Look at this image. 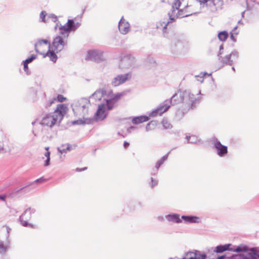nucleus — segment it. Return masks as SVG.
Here are the masks:
<instances>
[{
	"instance_id": "f257e3e1",
	"label": "nucleus",
	"mask_w": 259,
	"mask_h": 259,
	"mask_svg": "<svg viewBox=\"0 0 259 259\" xmlns=\"http://www.w3.org/2000/svg\"><path fill=\"white\" fill-rule=\"evenodd\" d=\"M200 90L198 93L195 95L190 90H185L183 92H178L174 95L170 100H166L160 104L156 109L149 113V117H155L161 115L166 112L171 105L182 103L187 105L190 109L195 107V104L198 103L201 100Z\"/></svg>"
},
{
	"instance_id": "f03ea898",
	"label": "nucleus",
	"mask_w": 259,
	"mask_h": 259,
	"mask_svg": "<svg viewBox=\"0 0 259 259\" xmlns=\"http://www.w3.org/2000/svg\"><path fill=\"white\" fill-rule=\"evenodd\" d=\"M182 2H184V0H183L182 2L181 0H175L172 4L171 12L168 14V18H164L156 23V28L162 30L164 35L166 33L168 24L174 22L176 18L186 17L196 14V13L190 10V6L184 5L183 8H181Z\"/></svg>"
},
{
	"instance_id": "7ed1b4c3",
	"label": "nucleus",
	"mask_w": 259,
	"mask_h": 259,
	"mask_svg": "<svg viewBox=\"0 0 259 259\" xmlns=\"http://www.w3.org/2000/svg\"><path fill=\"white\" fill-rule=\"evenodd\" d=\"M67 107L65 105H58L53 114H46L41 119L39 124L49 127H53L57 121L60 122L66 113Z\"/></svg>"
},
{
	"instance_id": "20e7f679",
	"label": "nucleus",
	"mask_w": 259,
	"mask_h": 259,
	"mask_svg": "<svg viewBox=\"0 0 259 259\" xmlns=\"http://www.w3.org/2000/svg\"><path fill=\"white\" fill-rule=\"evenodd\" d=\"M90 101L88 98H82L75 101L72 104V110L76 116H85L88 114Z\"/></svg>"
},
{
	"instance_id": "39448f33",
	"label": "nucleus",
	"mask_w": 259,
	"mask_h": 259,
	"mask_svg": "<svg viewBox=\"0 0 259 259\" xmlns=\"http://www.w3.org/2000/svg\"><path fill=\"white\" fill-rule=\"evenodd\" d=\"M116 102L110 98L106 100L105 104H101L98 106V110L95 113V119L99 120H103L107 115V110H110L113 109Z\"/></svg>"
},
{
	"instance_id": "423d86ee",
	"label": "nucleus",
	"mask_w": 259,
	"mask_h": 259,
	"mask_svg": "<svg viewBox=\"0 0 259 259\" xmlns=\"http://www.w3.org/2000/svg\"><path fill=\"white\" fill-rule=\"evenodd\" d=\"M233 252H243L241 259H257L258 249L255 247L249 248L247 245L240 244L232 250Z\"/></svg>"
},
{
	"instance_id": "0eeeda50",
	"label": "nucleus",
	"mask_w": 259,
	"mask_h": 259,
	"mask_svg": "<svg viewBox=\"0 0 259 259\" xmlns=\"http://www.w3.org/2000/svg\"><path fill=\"white\" fill-rule=\"evenodd\" d=\"M239 56L238 52L234 50L230 54L227 55L225 57H220L219 61L223 66H232L237 62Z\"/></svg>"
},
{
	"instance_id": "6e6552de",
	"label": "nucleus",
	"mask_w": 259,
	"mask_h": 259,
	"mask_svg": "<svg viewBox=\"0 0 259 259\" xmlns=\"http://www.w3.org/2000/svg\"><path fill=\"white\" fill-rule=\"evenodd\" d=\"M67 38L64 37L63 35L62 36L57 35L54 38L52 44L51 45V49L56 53L61 52L67 45Z\"/></svg>"
},
{
	"instance_id": "1a4fd4ad",
	"label": "nucleus",
	"mask_w": 259,
	"mask_h": 259,
	"mask_svg": "<svg viewBox=\"0 0 259 259\" xmlns=\"http://www.w3.org/2000/svg\"><path fill=\"white\" fill-rule=\"evenodd\" d=\"M136 63L135 58L131 54H126L121 56L119 67L126 68L134 67Z\"/></svg>"
},
{
	"instance_id": "9d476101",
	"label": "nucleus",
	"mask_w": 259,
	"mask_h": 259,
	"mask_svg": "<svg viewBox=\"0 0 259 259\" xmlns=\"http://www.w3.org/2000/svg\"><path fill=\"white\" fill-rule=\"evenodd\" d=\"M211 142L213 145V147L215 150V152L219 157H223L227 154V146L222 145L220 141L216 138H213Z\"/></svg>"
},
{
	"instance_id": "9b49d317",
	"label": "nucleus",
	"mask_w": 259,
	"mask_h": 259,
	"mask_svg": "<svg viewBox=\"0 0 259 259\" xmlns=\"http://www.w3.org/2000/svg\"><path fill=\"white\" fill-rule=\"evenodd\" d=\"M85 59L97 62L103 61L104 60L103 52L100 50H89L88 52Z\"/></svg>"
},
{
	"instance_id": "f8f14e48",
	"label": "nucleus",
	"mask_w": 259,
	"mask_h": 259,
	"mask_svg": "<svg viewBox=\"0 0 259 259\" xmlns=\"http://www.w3.org/2000/svg\"><path fill=\"white\" fill-rule=\"evenodd\" d=\"M74 22L72 19H69L67 22L63 26L60 27V33L64 37L67 38L69 33L75 30Z\"/></svg>"
},
{
	"instance_id": "ddd939ff",
	"label": "nucleus",
	"mask_w": 259,
	"mask_h": 259,
	"mask_svg": "<svg viewBox=\"0 0 259 259\" xmlns=\"http://www.w3.org/2000/svg\"><path fill=\"white\" fill-rule=\"evenodd\" d=\"M132 73L128 72L124 74H119L113 78L111 84L113 87H117L129 80L132 78Z\"/></svg>"
},
{
	"instance_id": "4468645a",
	"label": "nucleus",
	"mask_w": 259,
	"mask_h": 259,
	"mask_svg": "<svg viewBox=\"0 0 259 259\" xmlns=\"http://www.w3.org/2000/svg\"><path fill=\"white\" fill-rule=\"evenodd\" d=\"M118 27L119 32L123 35L127 34L131 30L129 22L124 19L123 16L119 20Z\"/></svg>"
},
{
	"instance_id": "2eb2a0df",
	"label": "nucleus",
	"mask_w": 259,
	"mask_h": 259,
	"mask_svg": "<svg viewBox=\"0 0 259 259\" xmlns=\"http://www.w3.org/2000/svg\"><path fill=\"white\" fill-rule=\"evenodd\" d=\"M185 255L188 259H206L207 257V255L204 252L197 250L187 252Z\"/></svg>"
},
{
	"instance_id": "dca6fc26",
	"label": "nucleus",
	"mask_w": 259,
	"mask_h": 259,
	"mask_svg": "<svg viewBox=\"0 0 259 259\" xmlns=\"http://www.w3.org/2000/svg\"><path fill=\"white\" fill-rule=\"evenodd\" d=\"M35 212V209L34 208H31L30 207L27 208L24 213L19 217V221L21 222V225L24 227H29L32 228L33 225L28 223L27 221L23 220V217L27 214L28 213L27 219H30L31 218V215L32 213H34Z\"/></svg>"
},
{
	"instance_id": "f3484780",
	"label": "nucleus",
	"mask_w": 259,
	"mask_h": 259,
	"mask_svg": "<svg viewBox=\"0 0 259 259\" xmlns=\"http://www.w3.org/2000/svg\"><path fill=\"white\" fill-rule=\"evenodd\" d=\"M83 118L82 119H79L78 120H74L72 122V124H77V125H84V124H92L95 121H98L99 120H96L95 119V115L93 118H85L84 116H82Z\"/></svg>"
},
{
	"instance_id": "a211bd4d",
	"label": "nucleus",
	"mask_w": 259,
	"mask_h": 259,
	"mask_svg": "<svg viewBox=\"0 0 259 259\" xmlns=\"http://www.w3.org/2000/svg\"><path fill=\"white\" fill-rule=\"evenodd\" d=\"M182 220H183L185 223H199L200 222V219L199 217L193 215H182L181 217Z\"/></svg>"
},
{
	"instance_id": "6ab92c4d",
	"label": "nucleus",
	"mask_w": 259,
	"mask_h": 259,
	"mask_svg": "<svg viewBox=\"0 0 259 259\" xmlns=\"http://www.w3.org/2000/svg\"><path fill=\"white\" fill-rule=\"evenodd\" d=\"M165 219L169 222L177 224L182 223V220L180 218V214L178 213H171L166 215Z\"/></svg>"
},
{
	"instance_id": "aec40b11",
	"label": "nucleus",
	"mask_w": 259,
	"mask_h": 259,
	"mask_svg": "<svg viewBox=\"0 0 259 259\" xmlns=\"http://www.w3.org/2000/svg\"><path fill=\"white\" fill-rule=\"evenodd\" d=\"M223 3L221 0H211L207 7L212 11L217 10L222 7Z\"/></svg>"
},
{
	"instance_id": "412c9836",
	"label": "nucleus",
	"mask_w": 259,
	"mask_h": 259,
	"mask_svg": "<svg viewBox=\"0 0 259 259\" xmlns=\"http://www.w3.org/2000/svg\"><path fill=\"white\" fill-rule=\"evenodd\" d=\"M12 145L8 141H5L0 144V153L9 152L12 150Z\"/></svg>"
},
{
	"instance_id": "4be33fe9",
	"label": "nucleus",
	"mask_w": 259,
	"mask_h": 259,
	"mask_svg": "<svg viewBox=\"0 0 259 259\" xmlns=\"http://www.w3.org/2000/svg\"><path fill=\"white\" fill-rule=\"evenodd\" d=\"M169 152H168L166 154L164 155L160 159L157 161V162L156 163L155 166V170L154 172H152L151 174V175H156L159 168L161 166V165L163 164V163L167 159L168 156L169 154Z\"/></svg>"
},
{
	"instance_id": "5701e85b",
	"label": "nucleus",
	"mask_w": 259,
	"mask_h": 259,
	"mask_svg": "<svg viewBox=\"0 0 259 259\" xmlns=\"http://www.w3.org/2000/svg\"><path fill=\"white\" fill-rule=\"evenodd\" d=\"M231 244H226L225 245H220L216 246L214 251L217 253H222L226 250H230L233 251V249L235 248H230Z\"/></svg>"
},
{
	"instance_id": "b1692460",
	"label": "nucleus",
	"mask_w": 259,
	"mask_h": 259,
	"mask_svg": "<svg viewBox=\"0 0 259 259\" xmlns=\"http://www.w3.org/2000/svg\"><path fill=\"white\" fill-rule=\"evenodd\" d=\"M149 120V117L146 115H141L134 117L132 119V122L135 124H138Z\"/></svg>"
},
{
	"instance_id": "393cba45",
	"label": "nucleus",
	"mask_w": 259,
	"mask_h": 259,
	"mask_svg": "<svg viewBox=\"0 0 259 259\" xmlns=\"http://www.w3.org/2000/svg\"><path fill=\"white\" fill-rule=\"evenodd\" d=\"M57 150L61 154L66 153L72 150V147L69 144H63L58 147Z\"/></svg>"
},
{
	"instance_id": "a878e982",
	"label": "nucleus",
	"mask_w": 259,
	"mask_h": 259,
	"mask_svg": "<svg viewBox=\"0 0 259 259\" xmlns=\"http://www.w3.org/2000/svg\"><path fill=\"white\" fill-rule=\"evenodd\" d=\"M105 91L103 90H97L93 93L90 97L92 99H94L95 101L100 100L102 98Z\"/></svg>"
},
{
	"instance_id": "bb28decb",
	"label": "nucleus",
	"mask_w": 259,
	"mask_h": 259,
	"mask_svg": "<svg viewBox=\"0 0 259 259\" xmlns=\"http://www.w3.org/2000/svg\"><path fill=\"white\" fill-rule=\"evenodd\" d=\"M50 49H49L48 52L46 54L45 57H49L50 60L55 63L57 60V56L55 53L56 51H53L52 49L51 50Z\"/></svg>"
},
{
	"instance_id": "cd10ccee",
	"label": "nucleus",
	"mask_w": 259,
	"mask_h": 259,
	"mask_svg": "<svg viewBox=\"0 0 259 259\" xmlns=\"http://www.w3.org/2000/svg\"><path fill=\"white\" fill-rule=\"evenodd\" d=\"M10 241L7 240V244L4 245V242L0 241V254H4L9 248Z\"/></svg>"
},
{
	"instance_id": "c85d7f7f",
	"label": "nucleus",
	"mask_w": 259,
	"mask_h": 259,
	"mask_svg": "<svg viewBox=\"0 0 259 259\" xmlns=\"http://www.w3.org/2000/svg\"><path fill=\"white\" fill-rule=\"evenodd\" d=\"M187 143L196 144L200 141L198 137L195 135H191L186 137Z\"/></svg>"
},
{
	"instance_id": "c756f323",
	"label": "nucleus",
	"mask_w": 259,
	"mask_h": 259,
	"mask_svg": "<svg viewBox=\"0 0 259 259\" xmlns=\"http://www.w3.org/2000/svg\"><path fill=\"white\" fill-rule=\"evenodd\" d=\"M43 43L46 45H49V49H51V44L48 40L38 39L37 42L34 45L35 51L36 53L39 52L38 50L37 49V46L41 45Z\"/></svg>"
},
{
	"instance_id": "7c9ffc66",
	"label": "nucleus",
	"mask_w": 259,
	"mask_h": 259,
	"mask_svg": "<svg viewBox=\"0 0 259 259\" xmlns=\"http://www.w3.org/2000/svg\"><path fill=\"white\" fill-rule=\"evenodd\" d=\"M218 36L220 40L224 41L228 37V33L226 31H223L218 33Z\"/></svg>"
},
{
	"instance_id": "2f4dec72",
	"label": "nucleus",
	"mask_w": 259,
	"mask_h": 259,
	"mask_svg": "<svg viewBox=\"0 0 259 259\" xmlns=\"http://www.w3.org/2000/svg\"><path fill=\"white\" fill-rule=\"evenodd\" d=\"M206 75H207L208 76H210V75H211V73L208 74L207 73H206L205 72H202L200 73V74L195 75V77L196 78H197L198 81H199L200 82L202 83L203 82V77Z\"/></svg>"
},
{
	"instance_id": "473e14b6",
	"label": "nucleus",
	"mask_w": 259,
	"mask_h": 259,
	"mask_svg": "<svg viewBox=\"0 0 259 259\" xmlns=\"http://www.w3.org/2000/svg\"><path fill=\"white\" fill-rule=\"evenodd\" d=\"M161 124L165 129H170L172 127V125L166 119H163L161 121Z\"/></svg>"
},
{
	"instance_id": "72a5a7b5",
	"label": "nucleus",
	"mask_w": 259,
	"mask_h": 259,
	"mask_svg": "<svg viewBox=\"0 0 259 259\" xmlns=\"http://www.w3.org/2000/svg\"><path fill=\"white\" fill-rule=\"evenodd\" d=\"M47 14L45 11H42L39 15L40 19L41 22H48Z\"/></svg>"
},
{
	"instance_id": "f704fd0d",
	"label": "nucleus",
	"mask_w": 259,
	"mask_h": 259,
	"mask_svg": "<svg viewBox=\"0 0 259 259\" xmlns=\"http://www.w3.org/2000/svg\"><path fill=\"white\" fill-rule=\"evenodd\" d=\"M247 9L248 10L251 9L255 5V1L254 0H246Z\"/></svg>"
},
{
	"instance_id": "c9c22d12",
	"label": "nucleus",
	"mask_w": 259,
	"mask_h": 259,
	"mask_svg": "<svg viewBox=\"0 0 259 259\" xmlns=\"http://www.w3.org/2000/svg\"><path fill=\"white\" fill-rule=\"evenodd\" d=\"M124 95L123 93H118L115 95H114L111 98L112 99H114V100L117 103L118 100L120 99L121 97H122Z\"/></svg>"
},
{
	"instance_id": "e433bc0d",
	"label": "nucleus",
	"mask_w": 259,
	"mask_h": 259,
	"mask_svg": "<svg viewBox=\"0 0 259 259\" xmlns=\"http://www.w3.org/2000/svg\"><path fill=\"white\" fill-rule=\"evenodd\" d=\"M158 181L157 180L151 178V181L149 182V185L151 188H153L155 186L158 185Z\"/></svg>"
},
{
	"instance_id": "4c0bfd02",
	"label": "nucleus",
	"mask_w": 259,
	"mask_h": 259,
	"mask_svg": "<svg viewBox=\"0 0 259 259\" xmlns=\"http://www.w3.org/2000/svg\"><path fill=\"white\" fill-rule=\"evenodd\" d=\"M48 21L49 20H52L54 22H56L58 21V18L57 16L53 14H50L47 15Z\"/></svg>"
},
{
	"instance_id": "58836bf2",
	"label": "nucleus",
	"mask_w": 259,
	"mask_h": 259,
	"mask_svg": "<svg viewBox=\"0 0 259 259\" xmlns=\"http://www.w3.org/2000/svg\"><path fill=\"white\" fill-rule=\"evenodd\" d=\"M36 55H31L30 57L26 59L25 61H23V63L28 64L29 63H31L33 60L36 58Z\"/></svg>"
},
{
	"instance_id": "ea45409f",
	"label": "nucleus",
	"mask_w": 259,
	"mask_h": 259,
	"mask_svg": "<svg viewBox=\"0 0 259 259\" xmlns=\"http://www.w3.org/2000/svg\"><path fill=\"white\" fill-rule=\"evenodd\" d=\"M184 115V113L180 109L178 110L176 113V117L178 120L181 119L183 117Z\"/></svg>"
},
{
	"instance_id": "a19ab883",
	"label": "nucleus",
	"mask_w": 259,
	"mask_h": 259,
	"mask_svg": "<svg viewBox=\"0 0 259 259\" xmlns=\"http://www.w3.org/2000/svg\"><path fill=\"white\" fill-rule=\"evenodd\" d=\"M202 7H207L211 0H197Z\"/></svg>"
},
{
	"instance_id": "79ce46f5",
	"label": "nucleus",
	"mask_w": 259,
	"mask_h": 259,
	"mask_svg": "<svg viewBox=\"0 0 259 259\" xmlns=\"http://www.w3.org/2000/svg\"><path fill=\"white\" fill-rule=\"evenodd\" d=\"M46 181V179H44L43 177L40 178L39 179H36L34 181L31 182L30 185H33L35 183H42Z\"/></svg>"
},
{
	"instance_id": "37998d69",
	"label": "nucleus",
	"mask_w": 259,
	"mask_h": 259,
	"mask_svg": "<svg viewBox=\"0 0 259 259\" xmlns=\"http://www.w3.org/2000/svg\"><path fill=\"white\" fill-rule=\"evenodd\" d=\"M57 99L58 101H59L60 102H63L66 100V98H65L62 95H58L57 97Z\"/></svg>"
},
{
	"instance_id": "c03bdc74",
	"label": "nucleus",
	"mask_w": 259,
	"mask_h": 259,
	"mask_svg": "<svg viewBox=\"0 0 259 259\" xmlns=\"http://www.w3.org/2000/svg\"><path fill=\"white\" fill-rule=\"evenodd\" d=\"M23 66H24V71L27 74H30V72L29 71V69H28V64L23 63Z\"/></svg>"
},
{
	"instance_id": "a18cd8bd",
	"label": "nucleus",
	"mask_w": 259,
	"mask_h": 259,
	"mask_svg": "<svg viewBox=\"0 0 259 259\" xmlns=\"http://www.w3.org/2000/svg\"><path fill=\"white\" fill-rule=\"evenodd\" d=\"M223 49H224L223 45H220V47H219V51L218 54V59L220 57H222L221 55L223 53L222 50Z\"/></svg>"
},
{
	"instance_id": "49530a36",
	"label": "nucleus",
	"mask_w": 259,
	"mask_h": 259,
	"mask_svg": "<svg viewBox=\"0 0 259 259\" xmlns=\"http://www.w3.org/2000/svg\"><path fill=\"white\" fill-rule=\"evenodd\" d=\"M151 124H153L154 125V121H151L150 122L148 123L147 124V125L146 126V131L148 132V131H149V130H151V128L150 127V126Z\"/></svg>"
},
{
	"instance_id": "de8ad7c7",
	"label": "nucleus",
	"mask_w": 259,
	"mask_h": 259,
	"mask_svg": "<svg viewBox=\"0 0 259 259\" xmlns=\"http://www.w3.org/2000/svg\"><path fill=\"white\" fill-rule=\"evenodd\" d=\"M50 158H47V159L44 162V166H48L50 164Z\"/></svg>"
},
{
	"instance_id": "09e8293b",
	"label": "nucleus",
	"mask_w": 259,
	"mask_h": 259,
	"mask_svg": "<svg viewBox=\"0 0 259 259\" xmlns=\"http://www.w3.org/2000/svg\"><path fill=\"white\" fill-rule=\"evenodd\" d=\"M56 100V98H53L49 99L48 101L50 102V105H52L55 102V101Z\"/></svg>"
},
{
	"instance_id": "8fccbe9b",
	"label": "nucleus",
	"mask_w": 259,
	"mask_h": 259,
	"mask_svg": "<svg viewBox=\"0 0 259 259\" xmlns=\"http://www.w3.org/2000/svg\"><path fill=\"white\" fill-rule=\"evenodd\" d=\"M7 195L6 194L0 195V200L3 201H6Z\"/></svg>"
},
{
	"instance_id": "3c124183",
	"label": "nucleus",
	"mask_w": 259,
	"mask_h": 259,
	"mask_svg": "<svg viewBox=\"0 0 259 259\" xmlns=\"http://www.w3.org/2000/svg\"><path fill=\"white\" fill-rule=\"evenodd\" d=\"M136 128V127L134 126H131L130 127H129L127 129V132L130 133H131L132 132V130H134Z\"/></svg>"
},
{
	"instance_id": "603ef678",
	"label": "nucleus",
	"mask_w": 259,
	"mask_h": 259,
	"mask_svg": "<svg viewBox=\"0 0 259 259\" xmlns=\"http://www.w3.org/2000/svg\"><path fill=\"white\" fill-rule=\"evenodd\" d=\"M230 37H231V39L233 41H236V38H235V36L234 35V33H233L232 32H231V36H230Z\"/></svg>"
},
{
	"instance_id": "864d4df0",
	"label": "nucleus",
	"mask_w": 259,
	"mask_h": 259,
	"mask_svg": "<svg viewBox=\"0 0 259 259\" xmlns=\"http://www.w3.org/2000/svg\"><path fill=\"white\" fill-rule=\"evenodd\" d=\"M157 219L158 221H159L160 222H163L164 220V217L163 216H158L157 218Z\"/></svg>"
},
{
	"instance_id": "5fc2aeb1",
	"label": "nucleus",
	"mask_w": 259,
	"mask_h": 259,
	"mask_svg": "<svg viewBox=\"0 0 259 259\" xmlns=\"http://www.w3.org/2000/svg\"><path fill=\"white\" fill-rule=\"evenodd\" d=\"M87 168L86 167H83V168H77L76 169V170L77 171L80 172V171H83V170H84L87 169Z\"/></svg>"
},
{
	"instance_id": "6e6d98bb",
	"label": "nucleus",
	"mask_w": 259,
	"mask_h": 259,
	"mask_svg": "<svg viewBox=\"0 0 259 259\" xmlns=\"http://www.w3.org/2000/svg\"><path fill=\"white\" fill-rule=\"evenodd\" d=\"M74 25H75V30L78 28L79 27V26L80 25V23H79V22H76L75 23L74 22Z\"/></svg>"
},
{
	"instance_id": "4d7b16f0",
	"label": "nucleus",
	"mask_w": 259,
	"mask_h": 259,
	"mask_svg": "<svg viewBox=\"0 0 259 259\" xmlns=\"http://www.w3.org/2000/svg\"><path fill=\"white\" fill-rule=\"evenodd\" d=\"M45 156L47 157V158H50V152L49 151H47L45 153Z\"/></svg>"
},
{
	"instance_id": "13d9d810",
	"label": "nucleus",
	"mask_w": 259,
	"mask_h": 259,
	"mask_svg": "<svg viewBox=\"0 0 259 259\" xmlns=\"http://www.w3.org/2000/svg\"><path fill=\"white\" fill-rule=\"evenodd\" d=\"M130 145V143L126 141H125L123 143V146L125 148H126Z\"/></svg>"
},
{
	"instance_id": "bf43d9fd",
	"label": "nucleus",
	"mask_w": 259,
	"mask_h": 259,
	"mask_svg": "<svg viewBox=\"0 0 259 259\" xmlns=\"http://www.w3.org/2000/svg\"><path fill=\"white\" fill-rule=\"evenodd\" d=\"M51 105H50V102H49V101H47L46 103H45V106L46 108H48L50 106H51Z\"/></svg>"
},
{
	"instance_id": "052dcab7",
	"label": "nucleus",
	"mask_w": 259,
	"mask_h": 259,
	"mask_svg": "<svg viewBox=\"0 0 259 259\" xmlns=\"http://www.w3.org/2000/svg\"><path fill=\"white\" fill-rule=\"evenodd\" d=\"M226 258V256L225 255H223L218 257L217 259H225Z\"/></svg>"
},
{
	"instance_id": "680f3d73",
	"label": "nucleus",
	"mask_w": 259,
	"mask_h": 259,
	"mask_svg": "<svg viewBox=\"0 0 259 259\" xmlns=\"http://www.w3.org/2000/svg\"><path fill=\"white\" fill-rule=\"evenodd\" d=\"M10 230V229L8 227H7V233H8V236L7 237V239L8 240V238H9V230Z\"/></svg>"
},
{
	"instance_id": "e2e57ef3",
	"label": "nucleus",
	"mask_w": 259,
	"mask_h": 259,
	"mask_svg": "<svg viewBox=\"0 0 259 259\" xmlns=\"http://www.w3.org/2000/svg\"><path fill=\"white\" fill-rule=\"evenodd\" d=\"M244 13H245V11H243V12H242V13H241V16H242V17H244Z\"/></svg>"
},
{
	"instance_id": "0e129e2a",
	"label": "nucleus",
	"mask_w": 259,
	"mask_h": 259,
	"mask_svg": "<svg viewBox=\"0 0 259 259\" xmlns=\"http://www.w3.org/2000/svg\"><path fill=\"white\" fill-rule=\"evenodd\" d=\"M36 121H33V122H32V124L33 125H34L35 124V123H36Z\"/></svg>"
},
{
	"instance_id": "69168bd1",
	"label": "nucleus",
	"mask_w": 259,
	"mask_h": 259,
	"mask_svg": "<svg viewBox=\"0 0 259 259\" xmlns=\"http://www.w3.org/2000/svg\"><path fill=\"white\" fill-rule=\"evenodd\" d=\"M49 147H46V148H45V149H46L47 151H49Z\"/></svg>"
},
{
	"instance_id": "338daca9",
	"label": "nucleus",
	"mask_w": 259,
	"mask_h": 259,
	"mask_svg": "<svg viewBox=\"0 0 259 259\" xmlns=\"http://www.w3.org/2000/svg\"><path fill=\"white\" fill-rule=\"evenodd\" d=\"M259 258V248L258 249L257 259Z\"/></svg>"
},
{
	"instance_id": "774afa93",
	"label": "nucleus",
	"mask_w": 259,
	"mask_h": 259,
	"mask_svg": "<svg viewBox=\"0 0 259 259\" xmlns=\"http://www.w3.org/2000/svg\"><path fill=\"white\" fill-rule=\"evenodd\" d=\"M169 259H172V258H170ZM182 259H188L187 257H184L183 258H182Z\"/></svg>"
}]
</instances>
